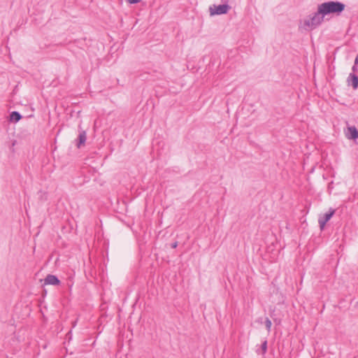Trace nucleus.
I'll use <instances>...</instances> for the list:
<instances>
[{
    "instance_id": "nucleus-1",
    "label": "nucleus",
    "mask_w": 358,
    "mask_h": 358,
    "mask_svg": "<svg viewBox=\"0 0 358 358\" xmlns=\"http://www.w3.org/2000/svg\"><path fill=\"white\" fill-rule=\"evenodd\" d=\"M345 6L341 2H325L318 6V13L323 15L329 14H339L345 9Z\"/></svg>"
},
{
    "instance_id": "nucleus-2",
    "label": "nucleus",
    "mask_w": 358,
    "mask_h": 358,
    "mask_svg": "<svg viewBox=\"0 0 358 358\" xmlns=\"http://www.w3.org/2000/svg\"><path fill=\"white\" fill-rule=\"evenodd\" d=\"M229 10V6L227 4L223 5H213L210 6L209 11L210 15H221L226 13Z\"/></svg>"
},
{
    "instance_id": "nucleus-3",
    "label": "nucleus",
    "mask_w": 358,
    "mask_h": 358,
    "mask_svg": "<svg viewBox=\"0 0 358 358\" xmlns=\"http://www.w3.org/2000/svg\"><path fill=\"white\" fill-rule=\"evenodd\" d=\"M335 210L334 209H332V208H330L329 212L326 213L325 214H324V215L322 217H320L318 220V222H319V224H320V227L322 229L325 224H327V222L332 217V216L334 215L335 213Z\"/></svg>"
},
{
    "instance_id": "nucleus-4",
    "label": "nucleus",
    "mask_w": 358,
    "mask_h": 358,
    "mask_svg": "<svg viewBox=\"0 0 358 358\" xmlns=\"http://www.w3.org/2000/svg\"><path fill=\"white\" fill-rule=\"evenodd\" d=\"M61 282L58 279V278L56 275L48 274L47 276L44 278V285H60Z\"/></svg>"
},
{
    "instance_id": "nucleus-5",
    "label": "nucleus",
    "mask_w": 358,
    "mask_h": 358,
    "mask_svg": "<svg viewBox=\"0 0 358 358\" xmlns=\"http://www.w3.org/2000/svg\"><path fill=\"white\" fill-rule=\"evenodd\" d=\"M347 83L349 86H352L354 90L358 87V76L355 73H350L347 78Z\"/></svg>"
},
{
    "instance_id": "nucleus-6",
    "label": "nucleus",
    "mask_w": 358,
    "mask_h": 358,
    "mask_svg": "<svg viewBox=\"0 0 358 358\" xmlns=\"http://www.w3.org/2000/svg\"><path fill=\"white\" fill-rule=\"evenodd\" d=\"M86 139H87L86 132L85 131H80L78 135L76 146L78 148H80L83 145L85 144Z\"/></svg>"
},
{
    "instance_id": "nucleus-7",
    "label": "nucleus",
    "mask_w": 358,
    "mask_h": 358,
    "mask_svg": "<svg viewBox=\"0 0 358 358\" xmlns=\"http://www.w3.org/2000/svg\"><path fill=\"white\" fill-rule=\"evenodd\" d=\"M348 131H349V139L356 140L358 138V130L357 129L352 126L348 127Z\"/></svg>"
},
{
    "instance_id": "nucleus-8",
    "label": "nucleus",
    "mask_w": 358,
    "mask_h": 358,
    "mask_svg": "<svg viewBox=\"0 0 358 358\" xmlns=\"http://www.w3.org/2000/svg\"><path fill=\"white\" fill-rule=\"evenodd\" d=\"M21 118H22V115H20V113H18L17 111H13L10 114V120L12 122H17L18 121H20L21 120Z\"/></svg>"
},
{
    "instance_id": "nucleus-9",
    "label": "nucleus",
    "mask_w": 358,
    "mask_h": 358,
    "mask_svg": "<svg viewBox=\"0 0 358 358\" xmlns=\"http://www.w3.org/2000/svg\"><path fill=\"white\" fill-rule=\"evenodd\" d=\"M318 24H303L302 26L299 27V29L312 30L316 28Z\"/></svg>"
},
{
    "instance_id": "nucleus-10",
    "label": "nucleus",
    "mask_w": 358,
    "mask_h": 358,
    "mask_svg": "<svg viewBox=\"0 0 358 358\" xmlns=\"http://www.w3.org/2000/svg\"><path fill=\"white\" fill-rule=\"evenodd\" d=\"M266 351H267V341H266V340H265V341L262 343V345H261V349H260V350H257V352L258 354H260V353H261V354H262V355H265V354H266Z\"/></svg>"
},
{
    "instance_id": "nucleus-11",
    "label": "nucleus",
    "mask_w": 358,
    "mask_h": 358,
    "mask_svg": "<svg viewBox=\"0 0 358 358\" xmlns=\"http://www.w3.org/2000/svg\"><path fill=\"white\" fill-rule=\"evenodd\" d=\"M271 324H272L271 321L268 317H266V320H265V325H266V329L268 331H270V330H271Z\"/></svg>"
},
{
    "instance_id": "nucleus-12",
    "label": "nucleus",
    "mask_w": 358,
    "mask_h": 358,
    "mask_svg": "<svg viewBox=\"0 0 358 358\" xmlns=\"http://www.w3.org/2000/svg\"><path fill=\"white\" fill-rule=\"evenodd\" d=\"M357 65L358 64H355L352 66V73H355L358 71V67H357Z\"/></svg>"
},
{
    "instance_id": "nucleus-13",
    "label": "nucleus",
    "mask_w": 358,
    "mask_h": 358,
    "mask_svg": "<svg viewBox=\"0 0 358 358\" xmlns=\"http://www.w3.org/2000/svg\"><path fill=\"white\" fill-rule=\"evenodd\" d=\"M142 0H127V1L130 3V4H133V3H138L139 2H141Z\"/></svg>"
},
{
    "instance_id": "nucleus-14",
    "label": "nucleus",
    "mask_w": 358,
    "mask_h": 358,
    "mask_svg": "<svg viewBox=\"0 0 358 358\" xmlns=\"http://www.w3.org/2000/svg\"><path fill=\"white\" fill-rule=\"evenodd\" d=\"M177 245H178L177 242H175V243H172L171 248H176L177 247Z\"/></svg>"
},
{
    "instance_id": "nucleus-15",
    "label": "nucleus",
    "mask_w": 358,
    "mask_h": 358,
    "mask_svg": "<svg viewBox=\"0 0 358 358\" xmlns=\"http://www.w3.org/2000/svg\"><path fill=\"white\" fill-rule=\"evenodd\" d=\"M355 64H358V55L356 56L355 59Z\"/></svg>"
}]
</instances>
